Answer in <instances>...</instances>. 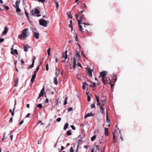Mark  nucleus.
Wrapping results in <instances>:
<instances>
[{"mask_svg":"<svg viewBox=\"0 0 152 152\" xmlns=\"http://www.w3.org/2000/svg\"><path fill=\"white\" fill-rule=\"evenodd\" d=\"M79 16L80 17V18L79 20L81 19V22H82V20L84 18V15L83 14L82 15H79Z\"/></svg>","mask_w":152,"mask_h":152,"instance_id":"nucleus-25","label":"nucleus"},{"mask_svg":"<svg viewBox=\"0 0 152 152\" xmlns=\"http://www.w3.org/2000/svg\"><path fill=\"white\" fill-rule=\"evenodd\" d=\"M29 48V46L27 44L26 45H24V51L27 52L28 51V49Z\"/></svg>","mask_w":152,"mask_h":152,"instance_id":"nucleus-14","label":"nucleus"},{"mask_svg":"<svg viewBox=\"0 0 152 152\" xmlns=\"http://www.w3.org/2000/svg\"><path fill=\"white\" fill-rule=\"evenodd\" d=\"M23 122V120H22L19 123V125H20L22 124Z\"/></svg>","mask_w":152,"mask_h":152,"instance_id":"nucleus-60","label":"nucleus"},{"mask_svg":"<svg viewBox=\"0 0 152 152\" xmlns=\"http://www.w3.org/2000/svg\"><path fill=\"white\" fill-rule=\"evenodd\" d=\"M96 83H93V85L92 86V88H94V87H96Z\"/></svg>","mask_w":152,"mask_h":152,"instance_id":"nucleus-52","label":"nucleus"},{"mask_svg":"<svg viewBox=\"0 0 152 152\" xmlns=\"http://www.w3.org/2000/svg\"><path fill=\"white\" fill-rule=\"evenodd\" d=\"M104 134L106 136H107L109 134L108 129L107 128H105Z\"/></svg>","mask_w":152,"mask_h":152,"instance_id":"nucleus-13","label":"nucleus"},{"mask_svg":"<svg viewBox=\"0 0 152 152\" xmlns=\"http://www.w3.org/2000/svg\"><path fill=\"white\" fill-rule=\"evenodd\" d=\"M83 23L85 27H86V25H89L88 23H87V24H86V23Z\"/></svg>","mask_w":152,"mask_h":152,"instance_id":"nucleus-54","label":"nucleus"},{"mask_svg":"<svg viewBox=\"0 0 152 152\" xmlns=\"http://www.w3.org/2000/svg\"><path fill=\"white\" fill-rule=\"evenodd\" d=\"M48 98H46L45 101V103H48Z\"/></svg>","mask_w":152,"mask_h":152,"instance_id":"nucleus-61","label":"nucleus"},{"mask_svg":"<svg viewBox=\"0 0 152 152\" xmlns=\"http://www.w3.org/2000/svg\"><path fill=\"white\" fill-rule=\"evenodd\" d=\"M4 39L3 38H1L0 39V43L4 42Z\"/></svg>","mask_w":152,"mask_h":152,"instance_id":"nucleus-56","label":"nucleus"},{"mask_svg":"<svg viewBox=\"0 0 152 152\" xmlns=\"http://www.w3.org/2000/svg\"><path fill=\"white\" fill-rule=\"evenodd\" d=\"M4 6L5 7L6 10H8L9 9V8L8 6Z\"/></svg>","mask_w":152,"mask_h":152,"instance_id":"nucleus-64","label":"nucleus"},{"mask_svg":"<svg viewBox=\"0 0 152 152\" xmlns=\"http://www.w3.org/2000/svg\"><path fill=\"white\" fill-rule=\"evenodd\" d=\"M72 110V107H70V108H69L68 109V111H70Z\"/></svg>","mask_w":152,"mask_h":152,"instance_id":"nucleus-58","label":"nucleus"},{"mask_svg":"<svg viewBox=\"0 0 152 152\" xmlns=\"http://www.w3.org/2000/svg\"><path fill=\"white\" fill-rule=\"evenodd\" d=\"M34 37L36 39H38L39 38V33L38 32L36 29H34L32 30Z\"/></svg>","mask_w":152,"mask_h":152,"instance_id":"nucleus-4","label":"nucleus"},{"mask_svg":"<svg viewBox=\"0 0 152 152\" xmlns=\"http://www.w3.org/2000/svg\"><path fill=\"white\" fill-rule=\"evenodd\" d=\"M87 99H88V102H89L91 100V98L90 97V96L88 95L87 96Z\"/></svg>","mask_w":152,"mask_h":152,"instance_id":"nucleus-47","label":"nucleus"},{"mask_svg":"<svg viewBox=\"0 0 152 152\" xmlns=\"http://www.w3.org/2000/svg\"><path fill=\"white\" fill-rule=\"evenodd\" d=\"M68 16L71 19H72V16L71 14H68Z\"/></svg>","mask_w":152,"mask_h":152,"instance_id":"nucleus-55","label":"nucleus"},{"mask_svg":"<svg viewBox=\"0 0 152 152\" xmlns=\"http://www.w3.org/2000/svg\"><path fill=\"white\" fill-rule=\"evenodd\" d=\"M13 52H14V53H15V54H16L17 55H18V52L17 51V50L16 49H15L13 51Z\"/></svg>","mask_w":152,"mask_h":152,"instance_id":"nucleus-37","label":"nucleus"},{"mask_svg":"<svg viewBox=\"0 0 152 152\" xmlns=\"http://www.w3.org/2000/svg\"><path fill=\"white\" fill-rule=\"evenodd\" d=\"M101 101L102 102H103V103H106V102L105 98L104 97H103V99H101Z\"/></svg>","mask_w":152,"mask_h":152,"instance_id":"nucleus-41","label":"nucleus"},{"mask_svg":"<svg viewBox=\"0 0 152 152\" xmlns=\"http://www.w3.org/2000/svg\"><path fill=\"white\" fill-rule=\"evenodd\" d=\"M13 45L12 47L11 48V53L12 54H13L14 55H15V53H14V52H13V51L14 50V49H13Z\"/></svg>","mask_w":152,"mask_h":152,"instance_id":"nucleus-31","label":"nucleus"},{"mask_svg":"<svg viewBox=\"0 0 152 152\" xmlns=\"http://www.w3.org/2000/svg\"><path fill=\"white\" fill-rule=\"evenodd\" d=\"M35 62V59H33L32 60V64L28 67V68H32L34 66V64Z\"/></svg>","mask_w":152,"mask_h":152,"instance_id":"nucleus-16","label":"nucleus"},{"mask_svg":"<svg viewBox=\"0 0 152 152\" xmlns=\"http://www.w3.org/2000/svg\"><path fill=\"white\" fill-rule=\"evenodd\" d=\"M8 31V28L7 27H4V31L2 32V34L1 35V36H4V35H6Z\"/></svg>","mask_w":152,"mask_h":152,"instance_id":"nucleus-8","label":"nucleus"},{"mask_svg":"<svg viewBox=\"0 0 152 152\" xmlns=\"http://www.w3.org/2000/svg\"><path fill=\"white\" fill-rule=\"evenodd\" d=\"M91 108H95V106L94 103H93L91 104Z\"/></svg>","mask_w":152,"mask_h":152,"instance_id":"nucleus-38","label":"nucleus"},{"mask_svg":"<svg viewBox=\"0 0 152 152\" xmlns=\"http://www.w3.org/2000/svg\"><path fill=\"white\" fill-rule=\"evenodd\" d=\"M40 13V11L37 8H35L34 9H33L31 10V15L33 16H36L37 17H39L41 16L40 15H37L39 14Z\"/></svg>","mask_w":152,"mask_h":152,"instance_id":"nucleus-3","label":"nucleus"},{"mask_svg":"<svg viewBox=\"0 0 152 152\" xmlns=\"http://www.w3.org/2000/svg\"><path fill=\"white\" fill-rule=\"evenodd\" d=\"M16 11L17 12L19 13L21 11V10L19 8V7H16Z\"/></svg>","mask_w":152,"mask_h":152,"instance_id":"nucleus-32","label":"nucleus"},{"mask_svg":"<svg viewBox=\"0 0 152 152\" xmlns=\"http://www.w3.org/2000/svg\"><path fill=\"white\" fill-rule=\"evenodd\" d=\"M44 92L45 89L43 87L42 89L41 90L40 93L39 94L38 98H39L43 96L44 94Z\"/></svg>","mask_w":152,"mask_h":152,"instance_id":"nucleus-7","label":"nucleus"},{"mask_svg":"<svg viewBox=\"0 0 152 152\" xmlns=\"http://www.w3.org/2000/svg\"><path fill=\"white\" fill-rule=\"evenodd\" d=\"M76 54H77V55L78 56V58L79 59L80 58V56L79 53H77V50H76Z\"/></svg>","mask_w":152,"mask_h":152,"instance_id":"nucleus-46","label":"nucleus"},{"mask_svg":"<svg viewBox=\"0 0 152 152\" xmlns=\"http://www.w3.org/2000/svg\"><path fill=\"white\" fill-rule=\"evenodd\" d=\"M99 107L102 113L103 114V113L104 108L102 106H99Z\"/></svg>","mask_w":152,"mask_h":152,"instance_id":"nucleus-28","label":"nucleus"},{"mask_svg":"<svg viewBox=\"0 0 152 152\" xmlns=\"http://www.w3.org/2000/svg\"><path fill=\"white\" fill-rule=\"evenodd\" d=\"M77 65L78 66H80L81 67H82V66L80 63H77Z\"/></svg>","mask_w":152,"mask_h":152,"instance_id":"nucleus-57","label":"nucleus"},{"mask_svg":"<svg viewBox=\"0 0 152 152\" xmlns=\"http://www.w3.org/2000/svg\"><path fill=\"white\" fill-rule=\"evenodd\" d=\"M113 80L114 81V83L117 80V77L116 75H115L113 77Z\"/></svg>","mask_w":152,"mask_h":152,"instance_id":"nucleus-15","label":"nucleus"},{"mask_svg":"<svg viewBox=\"0 0 152 152\" xmlns=\"http://www.w3.org/2000/svg\"><path fill=\"white\" fill-rule=\"evenodd\" d=\"M71 127L72 129L73 130H75V128L73 125H71Z\"/></svg>","mask_w":152,"mask_h":152,"instance_id":"nucleus-50","label":"nucleus"},{"mask_svg":"<svg viewBox=\"0 0 152 152\" xmlns=\"http://www.w3.org/2000/svg\"><path fill=\"white\" fill-rule=\"evenodd\" d=\"M20 0H17L15 3V4L16 7H19V5L20 3Z\"/></svg>","mask_w":152,"mask_h":152,"instance_id":"nucleus-20","label":"nucleus"},{"mask_svg":"<svg viewBox=\"0 0 152 152\" xmlns=\"http://www.w3.org/2000/svg\"><path fill=\"white\" fill-rule=\"evenodd\" d=\"M67 51L66 50L64 53H63L62 58H65V59H66L67 58Z\"/></svg>","mask_w":152,"mask_h":152,"instance_id":"nucleus-9","label":"nucleus"},{"mask_svg":"<svg viewBox=\"0 0 152 152\" xmlns=\"http://www.w3.org/2000/svg\"><path fill=\"white\" fill-rule=\"evenodd\" d=\"M95 147H96V149L98 151H100V148L99 147V145H96Z\"/></svg>","mask_w":152,"mask_h":152,"instance_id":"nucleus-42","label":"nucleus"},{"mask_svg":"<svg viewBox=\"0 0 152 152\" xmlns=\"http://www.w3.org/2000/svg\"><path fill=\"white\" fill-rule=\"evenodd\" d=\"M84 11V10H82L78 14H76L75 16L76 17L77 19H78V17L79 16V15H80L81 13H82Z\"/></svg>","mask_w":152,"mask_h":152,"instance_id":"nucleus-19","label":"nucleus"},{"mask_svg":"<svg viewBox=\"0 0 152 152\" xmlns=\"http://www.w3.org/2000/svg\"><path fill=\"white\" fill-rule=\"evenodd\" d=\"M81 54L83 55V56L84 58H86V57L83 51H81Z\"/></svg>","mask_w":152,"mask_h":152,"instance_id":"nucleus-45","label":"nucleus"},{"mask_svg":"<svg viewBox=\"0 0 152 152\" xmlns=\"http://www.w3.org/2000/svg\"><path fill=\"white\" fill-rule=\"evenodd\" d=\"M113 143H115L116 142V141L115 140V134L114 132L113 133Z\"/></svg>","mask_w":152,"mask_h":152,"instance_id":"nucleus-24","label":"nucleus"},{"mask_svg":"<svg viewBox=\"0 0 152 152\" xmlns=\"http://www.w3.org/2000/svg\"><path fill=\"white\" fill-rule=\"evenodd\" d=\"M28 29L27 28L23 29L22 31L21 34L18 36V38L20 39L26 38L28 36Z\"/></svg>","mask_w":152,"mask_h":152,"instance_id":"nucleus-1","label":"nucleus"},{"mask_svg":"<svg viewBox=\"0 0 152 152\" xmlns=\"http://www.w3.org/2000/svg\"><path fill=\"white\" fill-rule=\"evenodd\" d=\"M42 104H38L37 105V107H39L40 109L42 108Z\"/></svg>","mask_w":152,"mask_h":152,"instance_id":"nucleus-33","label":"nucleus"},{"mask_svg":"<svg viewBox=\"0 0 152 152\" xmlns=\"http://www.w3.org/2000/svg\"><path fill=\"white\" fill-rule=\"evenodd\" d=\"M58 100H59V99H57V100L56 101V102H55V103H56L55 104H56V106H57V104H58Z\"/></svg>","mask_w":152,"mask_h":152,"instance_id":"nucleus-53","label":"nucleus"},{"mask_svg":"<svg viewBox=\"0 0 152 152\" xmlns=\"http://www.w3.org/2000/svg\"><path fill=\"white\" fill-rule=\"evenodd\" d=\"M95 96H96V100H97V102H98L97 105H99V106H100V103L99 101V98L98 97H97V96L96 95V94L95 95Z\"/></svg>","mask_w":152,"mask_h":152,"instance_id":"nucleus-21","label":"nucleus"},{"mask_svg":"<svg viewBox=\"0 0 152 152\" xmlns=\"http://www.w3.org/2000/svg\"><path fill=\"white\" fill-rule=\"evenodd\" d=\"M61 120V118H58L56 119V121L58 122H59Z\"/></svg>","mask_w":152,"mask_h":152,"instance_id":"nucleus-49","label":"nucleus"},{"mask_svg":"<svg viewBox=\"0 0 152 152\" xmlns=\"http://www.w3.org/2000/svg\"><path fill=\"white\" fill-rule=\"evenodd\" d=\"M53 82L55 84L57 85L58 84V82L56 77H55L54 78Z\"/></svg>","mask_w":152,"mask_h":152,"instance_id":"nucleus-23","label":"nucleus"},{"mask_svg":"<svg viewBox=\"0 0 152 152\" xmlns=\"http://www.w3.org/2000/svg\"><path fill=\"white\" fill-rule=\"evenodd\" d=\"M94 115V114L92 113V112L87 113L84 117V118H86L88 117L92 116Z\"/></svg>","mask_w":152,"mask_h":152,"instance_id":"nucleus-12","label":"nucleus"},{"mask_svg":"<svg viewBox=\"0 0 152 152\" xmlns=\"http://www.w3.org/2000/svg\"><path fill=\"white\" fill-rule=\"evenodd\" d=\"M36 74H37L34 73V74L32 75L31 79V82H33L34 81V79L36 78Z\"/></svg>","mask_w":152,"mask_h":152,"instance_id":"nucleus-11","label":"nucleus"},{"mask_svg":"<svg viewBox=\"0 0 152 152\" xmlns=\"http://www.w3.org/2000/svg\"><path fill=\"white\" fill-rule=\"evenodd\" d=\"M40 65H41V64H39V65L37 68L36 70L34 72V73H35L36 74H37V72L39 69V66Z\"/></svg>","mask_w":152,"mask_h":152,"instance_id":"nucleus-29","label":"nucleus"},{"mask_svg":"<svg viewBox=\"0 0 152 152\" xmlns=\"http://www.w3.org/2000/svg\"><path fill=\"white\" fill-rule=\"evenodd\" d=\"M67 99H68V97H66L65 98V101H64V105H65L66 104H67Z\"/></svg>","mask_w":152,"mask_h":152,"instance_id":"nucleus-36","label":"nucleus"},{"mask_svg":"<svg viewBox=\"0 0 152 152\" xmlns=\"http://www.w3.org/2000/svg\"><path fill=\"white\" fill-rule=\"evenodd\" d=\"M45 0H38V1L39 2H45Z\"/></svg>","mask_w":152,"mask_h":152,"instance_id":"nucleus-59","label":"nucleus"},{"mask_svg":"<svg viewBox=\"0 0 152 152\" xmlns=\"http://www.w3.org/2000/svg\"><path fill=\"white\" fill-rule=\"evenodd\" d=\"M86 69L88 70V73L89 75L91 77H92V71L93 70H91V69H90L88 68H86Z\"/></svg>","mask_w":152,"mask_h":152,"instance_id":"nucleus-10","label":"nucleus"},{"mask_svg":"<svg viewBox=\"0 0 152 152\" xmlns=\"http://www.w3.org/2000/svg\"><path fill=\"white\" fill-rule=\"evenodd\" d=\"M107 74L105 71L101 72L100 73V76H101L102 77V80L104 85H106L107 83V78L106 75Z\"/></svg>","mask_w":152,"mask_h":152,"instance_id":"nucleus-2","label":"nucleus"},{"mask_svg":"<svg viewBox=\"0 0 152 152\" xmlns=\"http://www.w3.org/2000/svg\"><path fill=\"white\" fill-rule=\"evenodd\" d=\"M66 134L68 135H71V133L70 130H68L66 132Z\"/></svg>","mask_w":152,"mask_h":152,"instance_id":"nucleus-39","label":"nucleus"},{"mask_svg":"<svg viewBox=\"0 0 152 152\" xmlns=\"http://www.w3.org/2000/svg\"><path fill=\"white\" fill-rule=\"evenodd\" d=\"M69 126V124L68 123H66L65 124L64 127V130H65Z\"/></svg>","mask_w":152,"mask_h":152,"instance_id":"nucleus-22","label":"nucleus"},{"mask_svg":"<svg viewBox=\"0 0 152 152\" xmlns=\"http://www.w3.org/2000/svg\"><path fill=\"white\" fill-rule=\"evenodd\" d=\"M76 63V61L75 58L73 59V65H75Z\"/></svg>","mask_w":152,"mask_h":152,"instance_id":"nucleus-43","label":"nucleus"},{"mask_svg":"<svg viewBox=\"0 0 152 152\" xmlns=\"http://www.w3.org/2000/svg\"><path fill=\"white\" fill-rule=\"evenodd\" d=\"M39 24L44 26L46 27L47 25V22L46 20L43 19H41L39 20Z\"/></svg>","mask_w":152,"mask_h":152,"instance_id":"nucleus-5","label":"nucleus"},{"mask_svg":"<svg viewBox=\"0 0 152 152\" xmlns=\"http://www.w3.org/2000/svg\"><path fill=\"white\" fill-rule=\"evenodd\" d=\"M15 107H14L13 109V111H12V112L11 113V115L12 116H13V115H14V110H15Z\"/></svg>","mask_w":152,"mask_h":152,"instance_id":"nucleus-51","label":"nucleus"},{"mask_svg":"<svg viewBox=\"0 0 152 152\" xmlns=\"http://www.w3.org/2000/svg\"><path fill=\"white\" fill-rule=\"evenodd\" d=\"M64 149V147L63 146H61V151H62Z\"/></svg>","mask_w":152,"mask_h":152,"instance_id":"nucleus-63","label":"nucleus"},{"mask_svg":"<svg viewBox=\"0 0 152 152\" xmlns=\"http://www.w3.org/2000/svg\"><path fill=\"white\" fill-rule=\"evenodd\" d=\"M106 121H107L108 123H110V119H109L108 118V113H107V111H106Z\"/></svg>","mask_w":152,"mask_h":152,"instance_id":"nucleus-17","label":"nucleus"},{"mask_svg":"<svg viewBox=\"0 0 152 152\" xmlns=\"http://www.w3.org/2000/svg\"><path fill=\"white\" fill-rule=\"evenodd\" d=\"M82 84L83 85V86H82V88L84 90L85 89V85H86V83L85 82H83Z\"/></svg>","mask_w":152,"mask_h":152,"instance_id":"nucleus-30","label":"nucleus"},{"mask_svg":"<svg viewBox=\"0 0 152 152\" xmlns=\"http://www.w3.org/2000/svg\"><path fill=\"white\" fill-rule=\"evenodd\" d=\"M50 48H49L47 50V53L48 55V56H50Z\"/></svg>","mask_w":152,"mask_h":152,"instance_id":"nucleus-35","label":"nucleus"},{"mask_svg":"<svg viewBox=\"0 0 152 152\" xmlns=\"http://www.w3.org/2000/svg\"><path fill=\"white\" fill-rule=\"evenodd\" d=\"M54 2L55 4H56V7L57 9H58L59 7V4L58 2L56 1H54Z\"/></svg>","mask_w":152,"mask_h":152,"instance_id":"nucleus-27","label":"nucleus"},{"mask_svg":"<svg viewBox=\"0 0 152 152\" xmlns=\"http://www.w3.org/2000/svg\"><path fill=\"white\" fill-rule=\"evenodd\" d=\"M18 79H17L16 80L14 81V85L15 87L17 86L18 84Z\"/></svg>","mask_w":152,"mask_h":152,"instance_id":"nucleus-18","label":"nucleus"},{"mask_svg":"<svg viewBox=\"0 0 152 152\" xmlns=\"http://www.w3.org/2000/svg\"><path fill=\"white\" fill-rule=\"evenodd\" d=\"M96 135H94L91 138V141H94V140L96 139Z\"/></svg>","mask_w":152,"mask_h":152,"instance_id":"nucleus-26","label":"nucleus"},{"mask_svg":"<svg viewBox=\"0 0 152 152\" xmlns=\"http://www.w3.org/2000/svg\"><path fill=\"white\" fill-rule=\"evenodd\" d=\"M70 152H73L74 150L72 147H71L69 150Z\"/></svg>","mask_w":152,"mask_h":152,"instance_id":"nucleus-48","label":"nucleus"},{"mask_svg":"<svg viewBox=\"0 0 152 152\" xmlns=\"http://www.w3.org/2000/svg\"><path fill=\"white\" fill-rule=\"evenodd\" d=\"M41 142H42V141L41 140H39L38 141V144H40L41 143Z\"/></svg>","mask_w":152,"mask_h":152,"instance_id":"nucleus-62","label":"nucleus"},{"mask_svg":"<svg viewBox=\"0 0 152 152\" xmlns=\"http://www.w3.org/2000/svg\"><path fill=\"white\" fill-rule=\"evenodd\" d=\"M77 21L78 24L79 26V30L80 31H81L83 29L82 26L81 25V24L82 23L81 19L78 20L77 19Z\"/></svg>","mask_w":152,"mask_h":152,"instance_id":"nucleus-6","label":"nucleus"},{"mask_svg":"<svg viewBox=\"0 0 152 152\" xmlns=\"http://www.w3.org/2000/svg\"><path fill=\"white\" fill-rule=\"evenodd\" d=\"M49 69L48 65V64H47L46 65V70L48 71Z\"/></svg>","mask_w":152,"mask_h":152,"instance_id":"nucleus-44","label":"nucleus"},{"mask_svg":"<svg viewBox=\"0 0 152 152\" xmlns=\"http://www.w3.org/2000/svg\"><path fill=\"white\" fill-rule=\"evenodd\" d=\"M25 14H26V17L28 18V20H29V13L28 12L25 11Z\"/></svg>","mask_w":152,"mask_h":152,"instance_id":"nucleus-34","label":"nucleus"},{"mask_svg":"<svg viewBox=\"0 0 152 152\" xmlns=\"http://www.w3.org/2000/svg\"><path fill=\"white\" fill-rule=\"evenodd\" d=\"M69 27L71 28V31H72L73 29V26L72 25V24H70V23L69 25Z\"/></svg>","mask_w":152,"mask_h":152,"instance_id":"nucleus-40","label":"nucleus"}]
</instances>
